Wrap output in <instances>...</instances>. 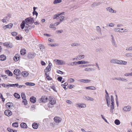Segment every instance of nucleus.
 <instances>
[{
    "mask_svg": "<svg viewBox=\"0 0 132 132\" xmlns=\"http://www.w3.org/2000/svg\"><path fill=\"white\" fill-rule=\"evenodd\" d=\"M26 23L31 24L34 23V21L33 18L29 17L27 18L24 20Z\"/></svg>",
    "mask_w": 132,
    "mask_h": 132,
    "instance_id": "nucleus-1",
    "label": "nucleus"
},
{
    "mask_svg": "<svg viewBox=\"0 0 132 132\" xmlns=\"http://www.w3.org/2000/svg\"><path fill=\"white\" fill-rule=\"evenodd\" d=\"M55 62L56 63V64L59 65H63L65 64V61L63 60L55 59L54 60Z\"/></svg>",
    "mask_w": 132,
    "mask_h": 132,
    "instance_id": "nucleus-2",
    "label": "nucleus"
},
{
    "mask_svg": "<svg viewBox=\"0 0 132 132\" xmlns=\"http://www.w3.org/2000/svg\"><path fill=\"white\" fill-rule=\"evenodd\" d=\"M47 97L46 96H43L41 98L39 99V101L40 102L45 103L47 102Z\"/></svg>",
    "mask_w": 132,
    "mask_h": 132,
    "instance_id": "nucleus-3",
    "label": "nucleus"
},
{
    "mask_svg": "<svg viewBox=\"0 0 132 132\" xmlns=\"http://www.w3.org/2000/svg\"><path fill=\"white\" fill-rule=\"evenodd\" d=\"M25 28H26V29L24 30L27 33H28L30 30H31L32 27L31 25L29 26L28 24L26 23Z\"/></svg>",
    "mask_w": 132,
    "mask_h": 132,
    "instance_id": "nucleus-4",
    "label": "nucleus"
},
{
    "mask_svg": "<svg viewBox=\"0 0 132 132\" xmlns=\"http://www.w3.org/2000/svg\"><path fill=\"white\" fill-rule=\"evenodd\" d=\"M123 110L125 112L129 111L131 110V107L129 105L125 106L123 108Z\"/></svg>",
    "mask_w": 132,
    "mask_h": 132,
    "instance_id": "nucleus-5",
    "label": "nucleus"
},
{
    "mask_svg": "<svg viewBox=\"0 0 132 132\" xmlns=\"http://www.w3.org/2000/svg\"><path fill=\"white\" fill-rule=\"evenodd\" d=\"M5 115L8 117H9L12 115V112L9 110H6L4 112Z\"/></svg>",
    "mask_w": 132,
    "mask_h": 132,
    "instance_id": "nucleus-6",
    "label": "nucleus"
},
{
    "mask_svg": "<svg viewBox=\"0 0 132 132\" xmlns=\"http://www.w3.org/2000/svg\"><path fill=\"white\" fill-rule=\"evenodd\" d=\"M13 73L16 76H19L20 75L21 72L19 69H16L14 70Z\"/></svg>",
    "mask_w": 132,
    "mask_h": 132,
    "instance_id": "nucleus-7",
    "label": "nucleus"
},
{
    "mask_svg": "<svg viewBox=\"0 0 132 132\" xmlns=\"http://www.w3.org/2000/svg\"><path fill=\"white\" fill-rule=\"evenodd\" d=\"M4 46L8 48H11L13 47V45L11 44H8L6 42H5L3 44Z\"/></svg>",
    "mask_w": 132,
    "mask_h": 132,
    "instance_id": "nucleus-8",
    "label": "nucleus"
},
{
    "mask_svg": "<svg viewBox=\"0 0 132 132\" xmlns=\"http://www.w3.org/2000/svg\"><path fill=\"white\" fill-rule=\"evenodd\" d=\"M36 55L35 53H29L28 57L29 59H31L34 58Z\"/></svg>",
    "mask_w": 132,
    "mask_h": 132,
    "instance_id": "nucleus-9",
    "label": "nucleus"
},
{
    "mask_svg": "<svg viewBox=\"0 0 132 132\" xmlns=\"http://www.w3.org/2000/svg\"><path fill=\"white\" fill-rule=\"evenodd\" d=\"M13 104L11 102H8L6 104V106L7 109L10 108L13 106Z\"/></svg>",
    "mask_w": 132,
    "mask_h": 132,
    "instance_id": "nucleus-10",
    "label": "nucleus"
},
{
    "mask_svg": "<svg viewBox=\"0 0 132 132\" xmlns=\"http://www.w3.org/2000/svg\"><path fill=\"white\" fill-rule=\"evenodd\" d=\"M13 24L12 23H10L9 24L5 25L3 27V28L4 29H6L7 28H11L13 26Z\"/></svg>",
    "mask_w": 132,
    "mask_h": 132,
    "instance_id": "nucleus-11",
    "label": "nucleus"
},
{
    "mask_svg": "<svg viewBox=\"0 0 132 132\" xmlns=\"http://www.w3.org/2000/svg\"><path fill=\"white\" fill-rule=\"evenodd\" d=\"M127 64V62L125 61H123L122 60H118V64L126 65Z\"/></svg>",
    "mask_w": 132,
    "mask_h": 132,
    "instance_id": "nucleus-12",
    "label": "nucleus"
},
{
    "mask_svg": "<svg viewBox=\"0 0 132 132\" xmlns=\"http://www.w3.org/2000/svg\"><path fill=\"white\" fill-rule=\"evenodd\" d=\"M54 120L55 122L59 123L61 121V119L59 117H55L54 118Z\"/></svg>",
    "mask_w": 132,
    "mask_h": 132,
    "instance_id": "nucleus-13",
    "label": "nucleus"
},
{
    "mask_svg": "<svg viewBox=\"0 0 132 132\" xmlns=\"http://www.w3.org/2000/svg\"><path fill=\"white\" fill-rule=\"evenodd\" d=\"M118 60L116 59H113L110 60V62L112 64H118Z\"/></svg>",
    "mask_w": 132,
    "mask_h": 132,
    "instance_id": "nucleus-14",
    "label": "nucleus"
},
{
    "mask_svg": "<svg viewBox=\"0 0 132 132\" xmlns=\"http://www.w3.org/2000/svg\"><path fill=\"white\" fill-rule=\"evenodd\" d=\"M85 88L87 89H89L92 90H95L96 89V88L94 86H90L86 87Z\"/></svg>",
    "mask_w": 132,
    "mask_h": 132,
    "instance_id": "nucleus-15",
    "label": "nucleus"
},
{
    "mask_svg": "<svg viewBox=\"0 0 132 132\" xmlns=\"http://www.w3.org/2000/svg\"><path fill=\"white\" fill-rule=\"evenodd\" d=\"M21 75L24 77H26L29 75V73L28 72L24 71L22 72L21 73Z\"/></svg>",
    "mask_w": 132,
    "mask_h": 132,
    "instance_id": "nucleus-16",
    "label": "nucleus"
},
{
    "mask_svg": "<svg viewBox=\"0 0 132 132\" xmlns=\"http://www.w3.org/2000/svg\"><path fill=\"white\" fill-rule=\"evenodd\" d=\"M56 101L54 98H52L51 100H50L49 103H48L52 105H54L55 104Z\"/></svg>",
    "mask_w": 132,
    "mask_h": 132,
    "instance_id": "nucleus-17",
    "label": "nucleus"
},
{
    "mask_svg": "<svg viewBox=\"0 0 132 132\" xmlns=\"http://www.w3.org/2000/svg\"><path fill=\"white\" fill-rule=\"evenodd\" d=\"M106 9L107 11H109V12L112 13H115L116 12V11L115 10H113L110 7H108L106 8Z\"/></svg>",
    "mask_w": 132,
    "mask_h": 132,
    "instance_id": "nucleus-18",
    "label": "nucleus"
},
{
    "mask_svg": "<svg viewBox=\"0 0 132 132\" xmlns=\"http://www.w3.org/2000/svg\"><path fill=\"white\" fill-rule=\"evenodd\" d=\"M26 22L25 21H23L20 24V26L22 29H23L25 27H26Z\"/></svg>",
    "mask_w": 132,
    "mask_h": 132,
    "instance_id": "nucleus-19",
    "label": "nucleus"
},
{
    "mask_svg": "<svg viewBox=\"0 0 132 132\" xmlns=\"http://www.w3.org/2000/svg\"><path fill=\"white\" fill-rule=\"evenodd\" d=\"M79 64L89 63V62L88 61H78Z\"/></svg>",
    "mask_w": 132,
    "mask_h": 132,
    "instance_id": "nucleus-20",
    "label": "nucleus"
},
{
    "mask_svg": "<svg viewBox=\"0 0 132 132\" xmlns=\"http://www.w3.org/2000/svg\"><path fill=\"white\" fill-rule=\"evenodd\" d=\"M96 30L97 32L101 35H102L101 30L99 26H97L96 27Z\"/></svg>",
    "mask_w": 132,
    "mask_h": 132,
    "instance_id": "nucleus-21",
    "label": "nucleus"
},
{
    "mask_svg": "<svg viewBox=\"0 0 132 132\" xmlns=\"http://www.w3.org/2000/svg\"><path fill=\"white\" fill-rule=\"evenodd\" d=\"M81 82H82L84 83L89 82H90L91 80L88 79H80L78 80Z\"/></svg>",
    "mask_w": 132,
    "mask_h": 132,
    "instance_id": "nucleus-22",
    "label": "nucleus"
},
{
    "mask_svg": "<svg viewBox=\"0 0 132 132\" xmlns=\"http://www.w3.org/2000/svg\"><path fill=\"white\" fill-rule=\"evenodd\" d=\"M6 57L4 55H2L0 56V60L1 61H4L6 60Z\"/></svg>",
    "mask_w": 132,
    "mask_h": 132,
    "instance_id": "nucleus-23",
    "label": "nucleus"
},
{
    "mask_svg": "<svg viewBox=\"0 0 132 132\" xmlns=\"http://www.w3.org/2000/svg\"><path fill=\"white\" fill-rule=\"evenodd\" d=\"M20 126L23 128H27V127L26 123H22L20 124Z\"/></svg>",
    "mask_w": 132,
    "mask_h": 132,
    "instance_id": "nucleus-24",
    "label": "nucleus"
},
{
    "mask_svg": "<svg viewBox=\"0 0 132 132\" xmlns=\"http://www.w3.org/2000/svg\"><path fill=\"white\" fill-rule=\"evenodd\" d=\"M84 55H80L77 56V58L76 59V60H79L84 58Z\"/></svg>",
    "mask_w": 132,
    "mask_h": 132,
    "instance_id": "nucleus-25",
    "label": "nucleus"
},
{
    "mask_svg": "<svg viewBox=\"0 0 132 132\" xmlns=\"http://www.w3.org/2000/svg\"><path fill=\"white\" fill-rule=\"evenodd\" d=\"M30 100L31 102L35 103L36 102V98L35 97L32 96L30 98Z\"/></svg>",
    "mask_w": 132,
    "mask_h": 132,
    "instance_id": "nucleus-26",
    "label": "nucleus"
},
{
    "mask_svg": "<svg viewBox=\"0 0 132 132\" xmlns=\"http://www.w3.org/2000/svg\"><path fill=\"white\" fill-rule=\"evenodd\" d=\"M101 4V3L100 2H98L97 3H94L92 5V7H95L97 6L100 5Z\"/></svg>",
    "mask_w": 132,
    "mask_h": 132,
    "instance_id": "nucleus-27",
    "label": "nucleus"
},
{
    "mask_svg": "<svg viewBox=\"0 0 132 132\" xmlns=\"http://www.w3.org/2000/svg\"><path fill=\"white\" fill-rule=\"evenodd\" d=\"M19 59V56L18 54H16L15 56L13 57V59L15 61H18Z\"/></svg>",
    "mask_w": 132,
    "mask_h": 132,
    "instance_id": "nucleus-28",
    "label": "nucleus"
},
{
    "mask_svg": "<svg viewBox=\"0 0 132 132\" xmlns=\"http://www.w3.org/2000/svg\"><path fill=\"white\" fill-rule=\"evenodd\" d=\"M32 127L34 129H36L38 128V125L37 123H34L32 124Z\"/></svg>",
    "mask_w": 132,
    "mask_h": 132,
    "instance_id": "nucleus-29",
    "label": "nucleus"
},
{
    "mask_svg": "<svg viewBox=\"0 0 132 132\" xmlns=\"http://www.w3.org/2000/svg\"><path fill=\"white\" fill-rule=\"evenodd\" d=\"M21 54L22 55H24L26 53V50L25 49H22L20 51Z\"/></svg>",
    "mask_w": 132,
    "mask_h": 132,
    "instance_id": "nucleus-30",
    "label": "nucleus"
},
{
    "mask_svg": "<svg viewBox=\"0 0 132 132\" xmlns=\"http://www.w3.org/2000/svg\"><path fill=\"white\" fill-rule=\"evenodd\" d=\"M5 73L8 74L9 76H12L13 75L12 73L9 70L5 71Z\"/></svg>",
    "mask_w": 132,
    "mask_h": 132,
    "instance_id": "nucleus-31",
    "label": "nucleus"
},
{
    "mask_svg": "<svg viewBox=\"0 0 132 132\" xmlns=\"http://www.w3.org/2000/svg\"><path fill=\"white\" fill-rule=\"evenodd\" d=\"M64 17L63 16H60L58 18L59 20V22H60L61 23L64 20Z\"/></svg>",
    "mask_w": 132,
    "mask_h": 132,
    "instance_id": "nucleus-32",
    "label": "nucleus"
},
{
    "mask_svg": "<svg viewBox=\"0 0 132 132\" xmlns=\"http://www.w3.org/2000/svg\"><path fill=\"white\" fill-rule=\"evenodd\" d=\"M47 105L48 107V108H46V110H50V108H52L54 106L53 105H52L51 104H50L48 103V104Z\"/></svg>",
    "mask_w": 132,
    "mask_h": 132,
    "instance_id": "nucleus-33",
    "label": "nucleus"
},
{
    "mask_svg": "<svg viewBox=\"0 0 132 132\" xmlns=\"http://www.w3.org/2000/svg\"><path fill=\"white\" fill-rule=\"evenodd\" d=\"M48 45L49 46H51L52 47L57 46L59 45L57 43L49 44H48Z\"/></svg>",
    "mask_w": 132,
    "mask_h": 132,
    "instance_id": "nucleus-34",
    "label": "nucleus"
},
{
    "mask_svg": "<svg viewBox=\"0 0 132 132\" xmlns=\"http://www.w3.org/2000/svg\"><path fill=\"white\" fill-rule=\"evenodd\" d=\"M121 29L120 28H114V30L115 32H122L121 30Z\"/></svg>",
    "mask_w": 132,
    "mask_h": 132,
    "instance_id": "nucleus-35",
    "label": "nucleus"
},
{
    "mask_svg": "<svg viewBox=\"0 0 132 132\" xmlns=\"http://www.w3.org/2000/svg\"><path fill=\"white\" fill-rule=\"evenodd\" d=\"M7 130L9 132H17V130H13L10 128L9 127L7 128Z\"/></svg>",
    "mask_w": 132,
    "mask_h": 132,
    "instance_id": "nucleus-36",
    "label": "nucleus"
},
{
    "mask_svg": "<svg viewBox=\"0 0 132 132\" xmlns=\"http://www.w3.org/2000/svg\"><path fill=\"white\" fill-rule=\"evenodd\" d=\"M94 70V69L91 68H85L84 70L87 71H90L93 70Z\"/></svg>",
    "mask_w": 132,
    "mask_h": 132,
    "instance_id": "nucleus-37",
    "label": "nucleus"
},
{
    "mask_svg": "<svg viewBox=\"0 0 132 132\" xmlns=\"http://www.w3.org/2000/svg\"><path fill=\"white\" fill-rule=\"evenodd\" d=\"M115 124L117 125H119L120 123V121L118 119H116L114 121Z\"/></svg>",
    "mask_w": 132,
    "mask_h": 132,
    "instance_id": "nucleus-38",
    "label": "nucleus"
},
{
    "mask_svg": "<svg viewBox=\"0 0 132 132\" xmlns=\"http://www.w3.org/2000/svg\"><path fill=\"white\" fill-rule=\"evenodd\" d=\"M86 105L85 104H80V105H79L77 106L79 108H85L86 107Z\"/></svg>",
    "mask_w": 132,
    "mask_h": 132,
    "instance_id": "nucleus-39",
    "label": "nucleus"
},
{
    "mask_svg": "<svg viewBox=\"0 0 132 132\" xmlns=\"http://www.w3.org/2000/svg\"><path fill=\"white\" fill-rule=\"evenodd\" d=\"M39 47L40 49L41 50V51L44 49L45 48V46L42 44H39Z\"/></svg>",
    "mask_w": 132,
    "mask_h": 132,
    "instance_id": "nucleus-40",
    "label": "nucleus"
},
{
    "mask_svg": "<svg viewBox=\"0 0 132 132\" xmlns=\"http://www.w3.org/2000/svg\"><path fill=\"white\" fill-rule=\"evenodd\" d=\"M14 95L16 98L18 99H19L20 97V95L17 93H15L14 94Z\"/></svg>",
    "mask_w": 132,
    "mask_h": 132,
    "instance_id": "nucleus-41",
    "label": "nucleus"
},
{
    "mask_svg": "<svg viewBox=\"0 0 132 132\" xmlns=\"http://www.w3.org/2000/svg\"><path fill=\"white\" fill-rule=\"evenodd\" d=\"M25 84L27 85H29V86H34L35 84L34 83H31V82H26L25 83Z\"/></svg>",
    "mask_w": 132,
    "mask_h": 132,
    "instance_id": "nucleus-42",
    "label": "nucleus"
},
{
    "mask_svg": "<svg viewBox=\"0 0 132 132\" xmlns=\"http://www.w3.org/2000/svg\"><path fill=\"white\" fill-rule=\"evenodd\" d=\"M62 1V0H54L53 3L54 4H55L60 3Z\"/></svg>",
    "mask_w": 132,
    "mask_h": 132,
    "instance_id": "nucleus-43",
    "label": "nucleus"
},
{
    "mask_svg": "<svg viewBox=\"0 0 132 132\" xmlns=\"http://www.w3.org/2000/svg\"><path fill=\"white\" fill-rule=\"evenodd\" d=\"M60 16L59 13H57L54 15L53 16V18L54 19H57L58 17H59Z\"/></svg>",
    "mask_w": 132,
    "mask_h": 132,
    "instance_id": "nucleus-44",
    "label": "nucleus"
},
{
    "mask_svg": "<svg viewBox=\"0 0 132 132\" xmlns=\"http://www.w3.org/2000/svg\"><path fill=\"white\" fill-rule=\"evenodd\" d=\"M80 45L79 44L77 43H74L71 44V46H80Z\"/></svg>",
    "mask_w": 132,
    "mask_h": 132,
    "instance_id": "nucleus-45",
    "label": "nucleus"
},
{
    "mask_svg": "<svg viewBox=\"0 0 132 132\" xmlns=\"http://www.w3.org/2000/svg\"><path fill=\"white\" fill-rule=\"evenodd\" d=\"M94 66V65L92 64H86V65H79V67H86L88 66Z\"/></svg>",
    "mask_w": 132,
    "mask_h": 132,
    "instance_id": "nucleus-46",
    "label": "nucleus"
},
{
    "mask_svg": "<svg viewBox=\"0 0 132 132\" xmlns=\"http://www.w3.org/2000/svg\"><path fill=\"white\" fill-rule=\"evenodd\" d=\"M111 41L112 44V45L115 47H117V45L115 40H111Z\"/></svg>",
    "mask_w": 132,
    "mask_h": 132,
    "instance_id": "nucleus-47",
    "label": "nucleus"
},
{
    "mask_svg": "<svg viewBox=\"0 0 132 132\" xmlns=\"http://www.w3.org/2000/svg\"><path fill=\"white\" fill-rule=\"evenodd\" d=\"M51 70V69L49 68L48 67H46V69L44 70V72H47L50 71Z\"/></svg>",
    "mask_w": 132,
    "mask_h": 132,
    "instance_id": "nucleus-48",
    "label": "nucleus"
},
{
    "mask_svg": "<svg viewBox=\"0 0 132 132\" xmlns=\"http://www.w3.org/2000/svg\"><path fill=\"white\" fill-rule=\"evenodd\" d=\"M17 122H14L12 123V126L14 127H18Z\"/></svg>",
    "mask_w": 132,
    "mask_h": 132,
    "instance_id": "nucleus-49",
    "label": "nucleus"
},
{
    "mask_svg": "<svg viewBox=\"0 0 132 132\" xmlns=\"http://www.w3.org/2000/svg\"><path fill=\"white\" fill-rule=\"evenodd\" d=\"M22 102L24 103L25 105H26L27 103V101L26 98H24V99H23Z\"/></svg>",
    "mask_w": 132,
    "mask_h": 132,
    "instance_id": "nucleus-50",
    "label": "nucleus"
},
{
    "mask_svg": "<svg viewBox=\"0 0 132 132\" xmlns=\"http://www.w3.org/2000/svg\"><path fill=\"white\" fill-rule=\"evenodd\" d=\"M21 96L22 98L24 99L26 98V96L24 93H22L21 94Z\"/></svg>",
    "mask_w": 132,
    "mask_h": 132,
    "instance_id": "nucleus-51",
    "label": "nucleus"
},
{
    "mask_svg": "<svg viewBox=\"0 0 132 132\" xmlns=\"http://www.w3.org/2000/svg\"><path fill=\"white\" fill-rule=\"evenodd\" d=\"M111 104H114V98L112 95L111 96Z\"/></svg>",
    "mask_w": 132,
    "mask_h": 132,
    "instance_id": "nucleus-52",
    "label": "nucleus"
},
{
    "mask_svg": "<svg viewBox=\"0 0 132 132\" xmlns=\"http://www.w3.org/2000/svg\"><path fill=\"white\" fill-rule=\"evenodd\" d=\"M105 98L106 101H109L110 100L109 95H105Z\"/></svg>",
    "mask_w": 132,
    "mask_h": 132,
    "instance_id": "nucleus-53",
    "label": "nucleus"
},
{
    "mask_svg": "<svg viewBox=\"0 0 132 132\" xmlns=\"http://www.w3.org/2000/svg\"><path fill=\"white\" fill-rule=\"evenodd\" d=\"M121 30L122 32H127L128 31V29H126L122 28L121 29Z\"/></svg>",
    "mask_w": 132,
    "mask_h": 132,
    "instance_id": "nucleus-54",
    "label": "nucleus"
},
{
    "mask_svg": "<svg viewBox=\"0 0 132 132\" xmlns=\"http://www.w3.org/2000/svg\"><path fill=\"white\" fill-rule=\"evenodd\" d=\"M10 18V16L9 15V16H6L5 17H4V18L6 20V21H9Z\"/></svg>",
    "mask_w": 132,
    "mask_h": 132,
    "instance_id": "nucleus-55",
    "label": "nucleus"
},
{
    "mask_svg": "<svg viewBox=\"0 0 132 132\" xmlns=\"http://www.w3.org/2000/svg\"><path fill=\"white\" fill-rule=\"evenodd\" d=\"M125 76H132V72H131L130 73H126L125 74Z\"/></svg>",
    "mask_w": 132,
    "mask_h": 132,
    "instance_id": "nucleus-56",
    "label": "nucleus"
},
{
    "mask_svg": "<svg viewBox=\"0 0 132 132\" xmlns=\"http://www.w3.org/2000/svg\"><path fill=\"white\" fill-rule=\"evenodd\" d=\"M111 105L110 106V111H111V110H113L114 109V104H111Z\"/></svg>",
    "mask_w": 132,
    "mask_h": 132,
    "instance_id": "nucleus-57",
    "label": "nucleus"
},
{
    "mask_svg": "<svg viewBox=\"0 0 132 132\" xmlns=\"http://www.w3.org/2000/svg\"><path fill=\"white\" fill-rule=\"evenodd\" d=\"M17 34V33L16 32L14 31L11 32V34L13 36H16Z\"/></svg>",
    "mask_w": 132,
    "mask_h": 132,
    "instance_id": "nucleus-58",
    "label": "nucleus"
},
{
    "mask_svg": "<svg viewBox=\"0 0 132 132\" xmlns=\"http://www.w3.org/2000/svg\"><path fill=\"white\" fill-rule=\"evenodd\" d=\"M101 116L102 118L105 121V122H107L108 123L107 120L104 117L103 115H101Z\"/></svg>",
    "mask_w": 132,
    "mask_h": 132,
    "instance_id": "nucleus-59",
    "label": "nucleus"
},
{
    "mask_svg": "<svg viewBox=\"0 0 132 132\" xmlns=\"http://www.w3.org/2000/svg\"><path fill=\"white\" fill-rule=\"evenodd\" d=\"M54 26V24H53L52 23H51L50 26V27L51 28H54V29H55V30L56 29V28L55 27H53Z\"/></svg>",
    "mask_w": 132,
    "mask_h": 132,
    "instance_id": "nucleus-60",
    "label": "nucleus"
},
{
    "mask_svg": "<svg viewBox=\"0 0 132 132\" xmlns=\"http://www.w3.org/2000/svg\"><path fill=\"white\" fill-rule=\"evenodd\" d=\"M62 78L61 77H58L57 78V80L61 82L62 81Z\"/></svg>",
    "mask_w": 132,
    "mask_h": 132,
    "instance_id": "nucleus-61",
    "label": "nucleus"
},
{
    "mask_svg": "<svg viewBox=\"0 0 132 132\" xmlns=\"http://www.w3.org/2000/svg\"><path fill=\"white\" fill-rule=\"evenodd\" d=\"M32 13L33 15H36V17L38 15V13L36 11H33Z\"/></svg>",
    "mask_w": 132,
    "mask_h": 132,
    "instance_id": "nucleus-62",
    "label": "nucleus"
},
{
    "mask_svg": "<svg viewBox=\"0 0 132 132\" xmlns=\"http://www.w3.org/2000/svg\"><path fill=\"white\" fill-rule=\"evenodd\" d=\"M126 50L127 51L132 50V46L130 47L127 48Z\"/></svg>",
    "mask_w": 132,
    "mask_h": 132,
    "instance_id": "nucleus-63",
    "label": "nucleus"
},
{
    "mask_svg": "<svg viewBox=\"0 0 132 132\" xmlns=\"http://www.w3.org/2000/svg\"><path fill=\"white\" fill-rule=\"evenodd\" d=\"M68 81L70 82H73L74 81V80L73 79L71 78L68 80Z\"/></svg>",
    "mask_w": 132,
    "mask_h": 132,
    "instance_id": "nucleus-64",
    "label": "nucleus"
}]
</instances>
